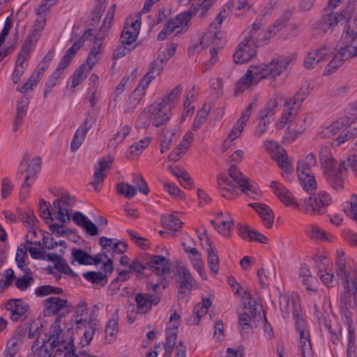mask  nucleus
Segmentation results:
<instances>
[{"label":"nucleus","instance_id":"nucleus-56","mask_svg":"<svg viewBox=\"0 0 357 357\" xmlns=\"http://www.w3.org/2000/svg\"><path fill=\"white\" fill-rule=\"evenodd\" d=\"M116 190L119 194L124 195L127 199H131L137 194L135 187L125 183H118Z\"/></svg>","mask_w":357,"mask_h":357},{"label":"nucleus","instance_id":"nucleus-10","mask_svg":"<svg viewBox=\"0 0 357 357\" xmlns=\"http://www.w3.org/2000/svg\"><path fill=\"white\" fill-rule=\"evenodd\" d=\"M347 16L343 13H330L325 14L322 17L314 22L313 24L314 30H317L320 33H326L329 30H333L339 22L344 20Z\"/></svg>","mask_w":357,"mask_h":357},{"label":"nucleus","instance_id":"nucleus-23","mask_svg":"<svg viewBox=\"0 0 357 357\" xmlns=\"http://www.w3.org/2000/svg\"><path fill=\"white\" fill-rule=\"evenodd\" d=\"M237 227L238 235L244 240L257 241L264 244H266L268 242V239L266 236L253 229H250L248 227L238 224Z\"/></svg>","mask_w":357,"mask_h":357},{"label":"nucleus","instance_id":"nucleus-20","mask_svg":"<svg viewBox=\"0 0 357 357\" xmlns=\"http://www.w3.org/2000/svg\"><path fill=\"white\" fill-rule=\"evenodd\" d=\"M91 121V119L86 118L75 132L70 144L72 152L76 151L84 142L87 132L92 127Z\"/></svg>","mask_w":357,"mask_h":357},{"label":"nucleus","instance_id":"nucleus-55","mask_svg":"<svg viewBox=\"0 0 357 357\" xmlns=\"http://www.w3.org/2000/svg\"><path fill=\"white\" fill-rule=\"evenodd\" d=\"M19 217L22 221L24 226L29 228H33L36 226V222H38L37 218L33 214V211L29 208L26 211L20 213Z\"/></svg>","mask_w":357,"mask_h":357},{"label":"nucleus","instance_id":"nucleus-57","mask_svg":"<svg viewBox=\"0 0 357 357\" xmlns=\"http://www.w3.org/2000/svg\"><path fill=\"white\" fill-rule=\"evenodd\" d=\"M336 275L337 277L344 280V283L347 285L350 283V272L346 269V261H340L336 263Z\"/></svg>","mask_w":357,"mask_h":357},{"label":"nucleus","instance_id":"nucleus-64","mask_svg":"<svg viewBox=\"0 0 357 357\" xmlns=\"http://www.w3.org/2000/svg\"><path fill=\"white\" fill-rule=\"evenodd\" d=\"M239 188L245 195L253 199H257L260 195L255 187L250 183L249 180L245 183V186L241 185Z\"/></svg>","mask_w":357,"mask_h":357},{"label":"nucleus","instance_id":"nucleus-16","mask_svg":"<svg viewBox=\"0 0 357 357\" xmlns=\"http://www.w3.org/2000/svg\"><path fill=\"white\" fill-rule=\"evenodd\" d=\"M135 301L137 312L145 314L151 310L153 305H156L160 303V298L157 295L138 293L135 296Z\"/></svg>","mask_w":357,"mask_h":357},{"label":"nucleus","instance_id":"nucleus-6","mask_svg":"<svg viewBox=\"0 0 357 357\" xmlns=\"http://www.w3.org/2000/svg\"><path fill=\"white\" fill-rule=\"evenodd\" d=\"M337 47H339V50L327 65L324 75H331L343 64L344 61L357 56V44L356 45H342L341 46L338 41Z\"/></svg>","mask_w":357,"mask_h":357},{"label":"nucleus","instance_id":"nucleus-15","mask_svg":"<svg viewBox=\"0 0 357 357\" xmlns=\"http://www.w3.org/2000/svg\"><path fill=\"white\" fill-rule=\"evenodd\" d=\"M116 5L113 4L108 10L103 23L98 30V32L93 38V42L98 44V47H102L103 40L108 35L112 25L114 17Z\"/></svg>","mask_w":357,"mask_h":357},{"label":"nucleus","instance_id":"nucleus-8","mask_svg":"<svg viewBox=\"0 0 357 357\" xmlns=\"http://www.w3.org/2000/svg\"><path fill=\"white\" fill-rule=\"evenodd\" d=\"M149 111L151 112L153 125L155 127L165 124L172 115L171 107H167L165 98H160L149 105Z\"/></svg>","mask_w":357,"mask_h":357},{"label":"nucleus","instance_id":"nucleus-3","mask_svg":"<svg viewBox=\"0 0 357 357\" xmlns=\"http://www.w3.org/2000/svg\"><path fill=\"white\" fill-rule=\"evenodd\" d=\"M266 33L261 30V25L255 22L248 28V36L238 44L234 53V61L242 64L254 57L257 48L266 40Z\"/></svg>","mask_w":357,"mask_h":357},{"label":"nucleus","instance_id":"nucleus-34","mask_svg":"<svg viewBox=\"0 0 357 357\" xmlns=\"http://www.w3.org/2000/svg\"><path fill=\"white\" fill-rule=\"evenodd\" d=\"M298 180L303 190L311 194L317 189V182L313 174H301L299 173Z\"/></svg>","mask_w":357,"mask_h":357},{"label":"nucleus","instance_id":"nucleus-58","mask_svg":"<svg viewBox=\"0 0 357 357\" xmlns=\"http://www.w3.org/2000/svg\"><path fill=\"white\" fill-rule=\"evenodd\" d=\"M96 7L91 13V21L94 22L100 20L107 5V0H96Z\"/></svg>","mask_w":357,"mask_h":357},{"label":"nucleus","instance_id":"nucleus-38","mask_svg":"<svg viewBox=\"0 0 357 357\" xmlns=\"http://www.w3.org/2000/svg\"><path fill=\"white\" fill-rule=\"evenodd\" d=\"M211 303L208 299L202 300L200 304L195 306L193 311L194 319L192 324L198 325L200 321V319L204 317L208 312V309L211 306Z\"/></svg>","mask_w":357,"mask_h":357},{"label":"nucleus","instance_id":"nucleus-5","mask_svg":"<svg viewBox=\"0 0 357 357\" xmlns=\"http://www.w3.org/2000/svg\"><path fill=\"white\" fill-rule=\"evenodd\" d=\"M29 156L24 155L20 165V169L17 172V176H22L24 172L27 174L22 185V188H29L37 177L38 173L41 169V158L39 156L34 157L31 162H29Z\"/></svg>","mask_w":357,"mask_h":357},{"label":"nucleus","instance_id":"nucleus-25","mask_svg":"<svg viewBox=\"0 0 357 357\" xmlns=\"http://www.w3.org/2000/svg\"><path fill=\"white\" fill-rule=\"evenodd\" d=\"M291 15V12L289 10H285L275 22L269 27L268 32L266 33V39H268L277 34L289 22Z\"/></svg>","mask_w":357,"mask_h":357},{"label":"nucleus","instance_id":"nucleus-37","mask_svg":"<svg viewBox=\"0 0 357 357\" xmlns=\"http://www.w3.org/2000/svg\"><path fill=\"white\" fill-rule=\"evenodd\" d=\"M83 277L94 285H100L104 287L107 283V276L103 275L102 272L88 271L83 273Z\"/></svg>","mask_w":357,"mask_h":357},{"label":"nucleus","instance_id":"nucleus-49","mask_svg":"<svg viewBox=\"0 0 357 357\" xmlns=\"http://www.w3.org/2000/svg\"><path fill=\"white\" fill-rule=\"evenodd\" d=\"M229 174L233 181L236 182L239 187L241 185L245 186V183L249 180L248 177L243 175L241 172L235 165H231L229 168Z\"/></svg>","mask_w":357,"mask_h":357},{"label":"nucleus","instance_id":"nucleus-14","mask_svg":"<svg viewBox=\"0 0 357 357\" xmlns=\"http://www.w3.org/2000/svg\"><path fill=\"white\" fill-rule=\"evenodd\" d=\"M116 5L113 4L108 10L103 23L98 30V32L93 38V42L98 44V47H102L103 40L108 35L112 25L114 17Z\"/></svg>","mask_w":357,"mask_h":357},{"label":"nucleus","instance_id":"nucleus-27","mask_svg":"<svg viewBox=\"0 0 357 357\" xmlns=\"http://www.w3.org/2000/svg\"><path fill=\"white\" fill-rule=\"evenodd\" d=\"M319 160L324 174L327 176L329 173L335 172L337 162L334 158L328 156V151L326 148H322L319 152Z\"/></svg>","mask_w":357,"mask_h":357},{"label":"nucleus","instance_id":"nucleus-19","mask_svg":"<svg viewBox=\"0 0 357 357\" xmlns=\"http://www.w3.org/2000/svg\"><path fill=\"white\" fill-rule=\"evenodd\" d=\"M6 309L10 312V319L17 321L29 310V305L22 299H10L6 304Z\"/></svg>","mask_w":357,"mask_h":357},{"label":"nucleus","instance_id":"nucleus-44","mask_svg":"<svg viewBox=\"0 0 357 357\" xmlns=\"http://www.w3.org/2000/svg\"><path fill=\"white\" fill-rule=\"evenodd\" d=\"M161 221L164 226L173 231H178L183 225V222L173 214L162 215Z\"/></svg>","mask_w":357,"mask_h":357},{"label":"nucleus","instance_id":"nucleus-45","mask_svg":"<svg viewBox=\"0 0 357 357\" xmlns=\"http://www.w3.org/2000/svg\"><path fill=\"white\" fill-rule=\"evenodd\" d=\"M296 115L297 109L294 108L293 105L288 107L287 109L283 112L280 121L277 123L276 127L278 129L283 128L285 125H287L289 122H291L292 119L296 116Z\"/></svg>","mask_w":357,"mask_h":357},{"label":"nucleus","instance_id":"nucleus-59","mask_svg":"<svg viewBox=\"0 0 357 357\" xmlns=\"http://www.w3.org/2000/svg\"><path fill=\"white\" fill-rule=\"evenodd\" d=\"M190 146L189 142H184L181 139L179 144L169 153V158L170 160L177 161L179 160L181 155Z\"/></svg>","mask_w":357,"mask_h":357},{"label":"nucleus","instance_id":"nucleus-9","mask_svg":"<svg viewBox=\"0 0 357 357\" xmlns=\"http://www.w3.org/2000/svg\"><path fill=\"white\" fill-rule=\"evenodd\" d=\"M270 187L272 188L273 193L279 199L287 206H293L304 213L311 211L310 200L307 205L298 204L294 201L291 193L280 183L277 181H271Z\"/></svg>","mask_w":357,"mask_h":357},{"label":"nucleus","instance_id":"nucleus-40","mask_svg":"<svg viewBox=\"0 0 357 357\" xmlns=\"http://www.w3.org/2000/svg\"><path fill=\"white\" fill-rule=\"evenodd\" d=\"M306 121V117L304 119H298L296 120V125L291 124L287 128V137L291 140L296 138L301 134L303 133L305 130V126L302 123Z\"/></svg>","mask_w":357,"mask_h":357},{"label":"nucleus","instance_id":"nucleus-36","mask_svg":"<svg viewBox=\"0 0 357 357\" xmlns=\"http://www.w3.org/2000/svg\"><path fill=\"white\" fill-rule=\"evenodd\" d=\"M93 36L92 29H88L84 31L79 39L73 43L70 48L68 49V63L74 57L77 51L83 46L85 40H88Z\"/></svg>","mask_w":357,"mask_h":357},{"label":"nucleus","instance_id":"nucleus-21","mask_svg":"<svg viewBox=\"0 0 357 357\" xmlns=\"http://www.w3.org/2000/svg\"><path fill=\"white\" fill-rule=\"evenodd\" d=\"M193 278L191 275L190 272L185 267H180L178 269V278L176 279V283L178 287V295L179 298L182 295L185 294L184 289L190 290L193 286Z\"/></svg>","mask_w":357,"mask_h":357},{"label":"nucleus","instance_id":"nucleus-46","mask_svg":"<svg viewBox=\"0 0 357 357\" xmlns=\"http://www.w3.org/2000/svg\"><path fill=\"white\" fill-rule=\"evenodd\" d=\"M131 128L128 125L124 126L122 129L116 132L114 137L110 139L108 146L110 148H116L119 144L122 142L123 139L130 132Z\"/></svg>","mask_w":357,"mask_h":357},{"label":"nucleus","instance_id":"nucleus-42","mask_svg":"<svg viewBox=\"0 0 357 357\" xmlns=\"http://www.w3.org/2000/svg\"><path fill=\"white\" fill-rule=\"evenodd\" d=\"M182 92L181 85H177L173 90L168 92L161 98H165L167 107H171V109L178 102L179 98Z\"/></svg>","mask_w":357,"mask_h":357},{"label":"nucleus","instance_id":"nucleus-29","mask_svg":"<svg viewBox=\"0 0 357 357\" xmlns=\"http://www.w3.org/2000/svg\"><path fill=\"white\" fill-rule=\"evenodd\" d=\"M29 324L26 322L22 323L15 331L13 336L8 342V344L10 345V348L16 347L17 344L22 343L23 339L25 337Z\"/></svg>","mask_w":357,"mask_h":357},{"label":"nucleus","instance_id":"nucleus-54","mask_svg":"<svg viewBox=\"0 0 357 357\" xmlns=\"http://www.w3.org/2000/svg\"><path fill=\"white\" fill-rule=\"evenodd\" d=\"M151 112L149 111V107H147L140 113L136 120L137 128L144 129L148 128L151 123Z\"/></svg>","mask_w":357,"mask_h":357},{"label":"nucleus","instance_id":"nucleus-2","mask_svg":"<svg viewBox=\"0 0 357 357\" xmlns=\"http://www.w3.org/2000/svg\"><path fill=\"white\" fill-rule=\"evenodd\" d=\"M54 209L51 211L49 202L40 199L39 203V212L42 218L47 224L50 222L59 220L60 223L65 222V216L67 215V195H63L53 202ZM50 230L57 236L67 233L63 224L54 223L49 226Z\"/></svg>","mask_w":357,"mask_h":357},{"label":"nucleus","instance_id":"nucleus-12","mask_svg":"<svg viewBox=\"0 0 357 357\" xmlns=\"http://www.w3.org/2000/svg\"><path fill=\"white\" fill-rule=\"evenodd\" d=\"M146 265L149 266L148 269L158 277H165L166 274L171 273L169 261L163 256L151 255Z\"/></svg>","mask_w":357,"mask_h":357},{"label":"nucleus","instance_id":"nucleus-52","mask_svg":"<svg viewBox=\"0 0 357 357\" xmlns=\"http://www.w3.org/2000/svg\"><path fill=\"white\" fill-rule=\"evenodd\" d=\"M344 119H339L333 122L331 125L326 127L323 131L322 135L324 137H331L336 135L343 128L344 126Z\"/></svg>","mask_w":357,"mask_h":357},{"label":"nucleus","instance_id":"nucleus-4","mask_svg":"<svg viewBox=\"0 0 357 357\" xmlns=\"http://www.w3.org/2000/svg\"><path fill=\"white\" fill-rule=\"evenodd\" d=\"M101 47H98V44L93 42V45L91 48L89 54L86 60L87 68L84 63L80 65L73 73L72 77L71 86L75 88L81 84V82L86 77L87 74L91 71L95 66L99 58L98 54L101 52Z\"/></svg>","mask_w":357,"mask_h":357},{"label":"nucleus","instance_id":"nucleus-62","mask_svg":"<svg viewBox=\"0 0 357 357\" xmlns=\"http://www.w3.org/2000/svg\"><path fill=\"white\" fill-rule=\"evenodd\" d=\"M39 73H33V74L29 78L28 81L20 87H17V90L22 93H25L29 90L33 89V87L36 86V84L38 82Z\"/></svg>","mask_w":357,"mask_h":357},{"label":"nucleus","instance_id":"nucleus-28","mask_svg":"<svg viewBox=\"0 0 357 357\" xmlns=\"http://www.w3.org/2000/svg\"><path fill=\"white\" fill-rule=\"evenodd\" d=\"M67 300L58 297H50L45 301V310L48 313L56 314L66 306Z\"/></svg>","mask_w":357,"mask_h":357},{"label":"nucleus","instance_id":"nucleus-31","mask_svg":"<svg viewBox=\"0 0 357 357\" xmlns=\"http://www.w3.org/2000/svg\"><path fill=\"white\" fill-rule=\"evenodd\" d=\"M99 321L94 317L91 316L89 318V320L86 324H88V329H85L83 336L81 338L79 342V344L82 345V347H84L86 345H88L91 341L93 336L96 330V326L98 324Z\"/></svg>","mask_w":357,"mask_h":357},{"label":"nucleus","instance_id":"nucleus-41","mask_svg":"<svg viewBox=\"0 0 357 357\" xmlns=\"http://www.w3.org/2000/svg\"><path fill=\"white\" fill-rule=\"evenodd\" d=\"M72 259L71 264H73L75 261L81 265H90L89 259L91 255L85 250L81 249L73 248L71 250Z\"/></svg>","mask_w":357,"mask_h":357},{"label":"nucleus","instance_id":"nucleus-7","mask_svg":"<svg viewBox=\"0 0 357 357\" xmlns=\"http://www.w3.org/2000/svg\"><path fill=\"white\" fill-rule=\"evenodd\" d=\"M197 10L195 5L190 7L189 10L181 15H178L176 18L172 19L167 22L163 29L158 35V40H164L167 36L172 33L176 29H179L180 26L186 24L192 18Z\"/></svg>","mask_w":357,"mask_h":357},{"label":"nucleus","instance_id":"nucleus-24","mask_svg":"<svg viewBox=\"0 0 357 357\" xmlns=\"http://www.w3.org/2000/svg\"><path fill=\"white\" fill-rule=\"evenodd\" d=\"M282 102V97L280 95H275L266 106L260 110L259 114V119H264L269 116H273L279 109L280 104Z\"/></svg>","mask_w":357,"mask_h":357},{"label":"nucleus","instance_id":"nucleus-1","mask_svg":"<svg viewBox=\"0 0 357 357\" xmlns=\"http://www.w3.org/2000/svg\"><path fill=\"white\" fill-rule=\"evenodd\" d=\"M288 61L275 59L268 64L260 63L258 66H252L245 75L238 81L236 92H243L252 84L266 78H274L279 76L288 65Z\"/></svg>","mask_w":357,"mask_h":357},{"label":"nucleus","instance_id":"nucleus-53","mask_svg":"<svg viewBox=\"0 0 357 357\" xmlns=\"http://www.w3.org/2000/svg\"><path fill=\"white\" fill-rule=\"evenodd\" d=\"M63 318L64 316L59 315L55 319V325L54 326V329L52 332V334L50 335L51 337L54 338L50 345V348L52 349H55L60 344L59 335L62 333V330L61 329L60 326L56 324L61 323Z\"/></svg>","mask_w":357,"mask_h":357},{"label":"nucleus","instance_id":"nucleus-33","mask_svg":"<svg viewBox=\"0 0 357 357\" xmlns=\"http://www.w3.org/2000/svg\"><path fill=\"white\" fill-rule=\"evenodd\" d=\"M300 349L302 357H314L308 332H302L300 334Z\"/></svg>","mask_w":357,"mask_h":357},{"label":"nucleus","instance_id":"nucleus-43","mask_svg":"<svg viewBox=\"0 0 357 357\" xmlns=\"http://www.w3.org/2000/svg\"><path fill=\"white\" fill-rule=\"evenodd\" d=\"M28 66V63L24 61L23 56L17 59L15 66L12 75V80L14 84H17Z\"/></svg>","mask_w":357,"mask_h":357},{"label":"nucleus","instance_id":"nucleus-26","mask_svg":"<svg viewBox=\"0 0 357 357\" xmlns=\"http://www.w3.org/2000/svg\"><path fill=\"white\" fill-rule=\"evenodd\" d=\"M87 307L86 304L83 302H80L73 316L70 318V324L71 326L76 325L77 328H79V326L82 324L86 325V316H87Z\"/></svg>","mask_w":357,"mask_h":357},{"label":"nucleus","instance_id":"nucleus-50","mask_svg":"<svg viewBox=\"0 0 357 357\" xmlns=\"http://www.w3.org/2000/svg\"><path fill=\"white\" fill-rule=\"evenodd\" d=\"M219 226L217 231L225 236H229V229L234 225V220L230 215H227L225 219L218 220Z\"/></svg>","mask_w":357,"mask_h":357},{"label":"nucleus","instance_id":"nucleus-63","mask_svg":"<svg viewBox=\"0 0 357 357\" xmlns=\"http://www.w3.org/2000/svg\"><path fill=\"white\" fill-rule=\"evenodd\" d=\"M38 40H33V38H30V36H27L22 47L21 49V51L17 56V58H20V56H23V59H24V61L27 60V57L29 56L31 51V46L34 45Z\"/></svg>","mask_w":357,"mask_h":357},{"label":"nucleus","instance_id":"nucleus-17","mask_svg":"<svg viewBox=\"0 0 357 357\" xmlns=\"http://www.w3.org/2000/svg\"><path fill=\"white\" fill-rule=\"evenodd\" d=\"M99 245L101 246L102 250L105 251H112V257H114V254L121 255L126 252L127 244L126 243L118 241L115 238H109L105 236H101L99 238Z\"/></svg>","mask_w":357,"mask_h":357},{"label":"nucleus","instance_id":"nucleus-61","mask_svg":"<svg viewBox=\"0 0 357 357\" xmlns=\"http://www.w3.org/2000/svg\"><path fill=\"white\" fill-rule=\"evenodd\" d=\"M252 319V317L248 312L239 314L238 323L241 326V333H248L250 331Z\"/></svg>","mask_w":357,"mask_h":357},{"label":"nucleus","instance_id":"nucleus-51","mask_svg":"<svg viewBox=\"0 0 357 357\" xmlns=\"http://www.w3.org/2000/svg\"><path fill=\"white\" fill-rule=\"evenodd\" d=\"M118 310L112 314L105 329L106 337H114L118 332Z\"/></svg>","mask_w":357,"mask_h":357},{"label":"nucleus","instance_id":"nucleus-60","mask_svg":"<svg viewBox=\"0 0 357 357\" xmlns=\"http://www.w3.org/2000/svg\"><path fill=\"white\" fill-rule=\"evenodd\" d=\"M246 125L245 123H243L242 121L238 119L235 125L234 126L232 130L229 133L227 139L224 142V143L227 142V140H229L230 142L234 141L237 139L243 131L244 127Z\"/></svg>","mask_w":357,"mask_h":357},{"label":"nucleus","instance_id":"nucleus-48","mask_svg":"<svg viewBox=\"0 0 357 357\" xmlns=\"http://www.w3.org/2000/svg\"><path fill=\"white\" fill-rule=\"evenodd\" d=\"M356 131V128L353 127L352 125L350 124L348 127L341 131L339 137L335 139V145L338 146L343 144L354 136Z\"/></svg>","mask_w":357,"mask_h":357},{"label":"nucleus","instance_id":"nucleus-39","mask_svg":"<svg viewBox=\"0 0 357 357\" xmlns=\"http://www.w3.org/2000/svg\"><path fill=\"white\" fill-rule=\"evenodd\" d=\"M151 139L150 137H146L132 145L127 152V157L131 158L134 156H138L140 155L142 151L149 145Z\"/></svg>","mask_w":357,"mask_h":357},{"label":"nucleus","instance_id":"nucleus-18","mask_svg":"<svg viewBox=\"0 0 357 357\" xmlns=\"http://www.w3.org/2000/svg\"><path fill=\"white\" fill-rule=\"evenodd\" d=\"M231 179L230 176L223 174L219 175L217 178L221 195L227 199H234L238 194L236 186Z\"/></svg>","mask_w":357,"mask_h":357},{"label":"nucleus","instance_id":"nucleus-22","mask_svg":"<svg viewBox=\"0 0 357 357\" xmlns=\"http://www.w3.org/2000/svg\"><path fill=\"white\" fill-rule=\"evenodd\" d=\"M355 39H357V18L347 22L342 37L339 40L340 45H353Z\"/></svg>","mask_w":357,"mask_h":357},{"label":"nucleus","instance_id":"nucleus-13","mask_svg":"<svg viewBox=\"0 0 357 357\" xmlns=\"http://www.w3.org/2000/svg\"><path fill=\"white\" fill-rule=\"evenodd\" d=\"M140 26L141 23L138 20L134 22L131 20L130 22L128 20L121 35V43L130 45L135 42L139 33Z\"/></svg>","mask_w":357,"mask_h":357},{"label":"nucleus","instance_id":"nucleus-35","mask_svg":"<svg viewBox=\"0 0 357 357\" xmlns=\"http://www.w3.org/2000/svg\"><path fill=\"white\" fill-rule=\"evenodd\" d=\"M257 277L261 287L266 289L268 283L275 277V270L274 267L267 268H260L257 271Z\"/></svg>","mask_w":357,"mask_h":357},{"label":"nucleus","instance_id":"nucleus-30","mask_svg":"<svg viewBox=\"0 0 357 357\" xmlns=\"http://www.w3.org/2000/svg\"><path fill=\"white\" fill-rule=\"evenodd\" d=\"M342 171L339 167L337 171L329 173L326 176L328 184L337 191H341L344 188V180L342 176Z\"/></svg>","mask_w":357,"mask_h":357},{"label":"nucleus","instance_id":"nucleus-32","mask_svg":"<svg viewBox=\"0 0 357 357\" xmlns=\"http://www.w3.org/2000/svg\"><path fill=\"white\" fill-rule=\"evenodd\" d=\"M206 243L207 244L206 250L208 252V267L213 273H217L219 270V257L208 238Z\"/></svg>","mask_w":357,"mask_h":357},{"label":"nucleus","instance_id":"nucleus-11","mask_svg":"<svg viewBox=\"0 0 357 357\" xmlns=\"http://www.w3.org/2000/svg\"><path fill=\"white\" fill-rule=\"evenodd\" d=\"M310 205L313 215H321L326 213L327 207L331 203V195L325 191H319L310 196Z\"/></svg>","mask_w":357,"mask_h":357},{"label":"nucleus","instance_id":"nucleus-47","mask_svg":"<svg viewBox=\"0 0 357 357\" xmlns=\"http://www.w3.org/2000/svg\"><path fill=\"white\" fill-rule=\"evenodd\" d=\"M46 17L38 16V18L34 22L33 29L29 33L30 38H33V40H38L40 38V32L44 29L46 24Z\"/></svg>","mask_w":357,"mask_h":357}]
</instances>
